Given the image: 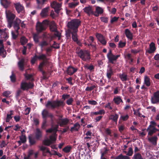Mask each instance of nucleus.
Instances as JSON below:
<instances>
[{"mask_svg":"<svg viewBox=\"0 0 159 159\" xmlns=\"http://www.w3.org/2000/svg\"><path fill=\"white\" fill-rule=\"evenodd\" d=\"M5 13L7 22V27L10 28L13 25V27L18 34V30L20 29V24L21 23V20L18 18H16L15 15L10 10H6Z\"/></svg>","mask_w":159,"mask_h":159,"instance_id":"nucleus-1","label":"nucleus"},{"mask_svg":"<svg viewBox=\"0 0 159 159\" xmlns=\"http://www.w3.org/2000/svg\"><path fill=\"white\" fill-rule=\"evenodd\" d=\"M59 125H57L55 127H52L51 128L46 130L47 133H52V135L49 137V139H47L43 141L44 144L48 146H49L50 145L54 143L56 139L57 135L56 132L57 130V129Z\"/></svg>","mask_w":159,"mask_h":159,"instance_id":"nucleus-2","label":"nucleus"},{"mask_svg":"<svg viewBox=\"0 0 159 159\" xmlns=\"http://www.w3.org/2000/svg\"><path fill=\"white\" fill-rule=\"evenodd\" d=\"M48 21L47 20H45L42 23L39 22L37 23L36 29L37 33L34 34L33 36V38L34 41L36 43H38L39 41V33L44 30L48 24Z\"/></svg>","mask_w":159,"mask_h":159,"instance_id":"nucleus-3","label":"nucleus"},{"mask_svg":"<svg viewBox=\"0 0 159 159\" xmlns=\"http://www.w3.org/2000/svg\"><path fill=\"white\" fill-rule=\"evenodd\" d=\"M38 60L43 61L39 66V70L43 72V67L44 66L47 60L46 56L41 53H39L37 55L35 54L34 56L31 59V63L34 64L35 63L36 61Z\"/></svg>","mask_w":159,"mask_h":159,"instance_id":"nucleus-4","label":"nucleus"},{"mask_svg":"<svg viewBox=\"0 0 159 159\" xmlns=\"http://www.w3.org/2000/svg\"><path fill=\"white\" fill-rule=\"evenodd\" d=\"M63 101L58 100L48 101L46 104V107L48 109H58L60 107H63L65 105Z\"/></svg>","mask_w":159,"mask_h":159,"instance_id":"nucleus-5","label":"nucleus"},{"mask_svg":"<svg viewBox=\"0 0 159 159\" xmlns=\"http://www.w3.org/2000/svg\"><path fill=\"white\" fill-rule=\"evenodd\" d=\"M80 21L78 19H74L69 22L67 26L70 31H78V27L80 25Z\"/></svg>","mask_w":159,"mask_h":159,"instance_id":"nucleus-6","label":"nucleus"},{"mask_svg":"<svg viewBox=\"0 0 159 159\" xmlns=\"http://www.w3.org/2000/svg\"><path fill=\"white\" fill-rule=\"evenodd\" d=\"M77 53L79 57L84 61H88L91 59L89 52L87 50H80Z\"/></svg>","mask_w":159,"mask_h":159,"instance_id":"nucleus-7","label":"nucleus"},{"mask_svg":"<svg viewBox=\"0 0 159 159\" xmlns=\"http://www.w3.org/2000/svg\"><path fill=\"white\" fill-rule=\"evenodd\" d=\"M107 57L109 62L113 64L114 62L116 61L118 58L120 57V55H115L112 53V51L110 50L107 54Z\"/></svg>","mask_w":159,"mask_h":159,"instance_id":"nucleus-8","label":"nucleus"},{"mask_svg":"<svg viewBox=\"0 0 159 159\" xmlns=\"http://www.w3.org/2000/svg\"><path fill=\"white\" fill-rule=\"evenodd\" d=\"M51 6L54 9L55 12L58 14L59 11L61 9V3H58L54 1L51 3Z\"/></svg>","mask_w":159,"mask_h":159,"instance_id":"nucleus-9","label":"nucleus"},{"mask_svg":"<svg viewBox=\"0 0 159 159\" xmlns=\"http://www.w3.org/2000/svg\"><path fill=\"white\" fill-rule=\"evenodd\" d=\"M34 86V84L31 83H27L25 82H22L21 84V89L25 90L29 89H31Z\"/></svg>","mask_w":159,"mask_h":159,"instance_id":"nucleus-10","label":"nucleus"},{"mask_svg":"<svg viewBox=\"0 0 159 159\" xmlns=\"http://www.w3.org/2000/svg\"><path fill=\"white\" fill-rule=\"evenodd\" d=\"M0 37L1 39L6 40L8 38V31L7 29H0Z\"/></svg>","mask_w":159,"mask_h":159,"instance_id":"nucleus-11","label":"nucleus"},{"mask_svg":"<svg viewBox=\"0 0 159 159\" xmlns=\"http://www.w3.org/2000/svg\"><path fill=\"white\" fill-rule=\"evenodd\" d=\"M6 52L5 50L3 44V40H0V55L3 57L6 56Z\"/></svg>","mask_w":159,"mask_h":159,"instance_id":"nucleus-12","label":"nucleus"},{"mask_svg":"<svg viewBox=\"0 0 159 159\" xmlns=\"http://www.w3.org/2000/svg\"><path fill=\"white\" fill-rule=\"evenodd\" d=\"M16 9L18 13H23L24 12V7L19 2L15 4Z\"/></svg>","mask_w":159,"mask_h":159,"instance_id":"nucleus-13","label":"nucleus"},{"mask_svg":"<svg viewBox=\"0 0 159 159\" xmlns=\"http://www.w3.org/2000/svg\"><path fill=\"white\" fill-rule=\"evenodd\" d=\"M151 102L153 104L157 103L159 101V91L155 93L151 98Z\"/></svg>","mask_w":159,"mask_h":159,"instance_id":"nucleus-14","label":"nucleus"},{"mask_svg":"<svg viewBox=\"0 0 159 159\" xmlns=\"http://www.w3.org/2000/svg\"><path fill=\"white\" fill-rule=\"evenodd\" d=\"M147 130L148 131V134L150 136H152L156 132L159 131V130L151 125L148 127Z\"/></svg>","mask_w":159,"mask_h":159,"instance_id":"nucleus-15","label":"nucleus"},{"mask_svg":"<svg viewBox=\"0 0 159 159\" xmlns=\"http://www.w3.org/2000/svg\"><path fill=\"white\" fill-rule=\"evenodd\" d=\"M96 36L98 40L102 44L104 45H105L106 44L107 41L102 34L98 33L96 34Z\"/></svg>","mask_w":159,"mask_h":159,"instance_id":"nucleus-16","label":"nucleus"},{"mask_svg":"<svg viewBox=\"0 0 159 159\" xmlns=\"http://www.w3.org/2000/svg\"><path fill=\"white\" fill-rule=\"evenodd\" d=\"M77 32L78 31H70V32L72 34V40L76 42L78 44H79V42L78 41V36L77 34Z\"/></svg>","mask_w":159,"mask_h":159,"instance_id":"nucleus-17","label":"nucleus"},{"mask_svg":"<svg viewBox=\"0 0 159 159\" xmlns=\"http://www.w3.org/2000/svg\"><path fill=\"white\" fill-rule=\"evenodd\" d=\"M103 12V9L102 7L99 6H97L96 8L94 15L96 16H98L100 14L102 13Z\"/></svg>","mask_w":159,"mask_h":159,"instance_id":"nucleus-18","label":"nucleus"},{"mask_svg":"<svg viewBox=\"0 0 159 159\" xmlns=\"http://www.w3.org/2000/svg\"><path fill=\"white\" fill-rule=\"evenodd\" d=\"M158 138L157 136H154L148 138V141L152 145L155 146L157 144V141Z\"/></svg>","mask_w":159,"mask_h":159,"instance_id":"nucleus-19","label":"nucleus"},{"mask_svg":"<svg viewBox=\"0 0 159 159\" xmlns=\"http://www.w3.org/2000/svg\"><path fill=\"white\" fill-rule=\"evenodd\" d=\"M77 70V69L76 68L70 66L67 68L66 72L69 75H71L76 72Z\"/></svg>","mask_w":159,"mask_h":159,"instance_id":"nucleus-20","label":"nucleus"},{"mask_svg":"<svg viewBox=\"0 0 159 159\" xmlns=\"http://www.w3.org/2000/svg\"><path fill=\"white\" fill-rule=\"evenodd\" d=\"M49 8V7H48L42 9L40 14L42 17H45L48 16V11Z\"/></svg>","mask_w":159,"mask_h":159,"instance_id":"nucleus-21","label":"nucleus"},{"mask_svg":"<svg viewBox=\"0 0 159 159\" xmlns=\"http://www.w3.org/2000/svg\"><path fill=\"white\" fill-rule=\"evenodd\" d=\"M68 122L69 120L67 119H59L58 123L61 126H63L67 125Z\"/></svg>","mask_w":159,"mask_h":159,"instance_id":"nucleus-22","label":"nucleus"},{"mask_svg":"<svg viewBox=\"0 0 159 159\" xmlns=\"http://www.w3.org/2000/svg\"><path fill=\"white\" fill-rule=\"evenodd\" d=\"M156 49L155 43L152 42L149 45V49L148 50L147 52L149 53H151L154 52Z\"/></svg>","mask_w":159,"mask_h":159,"instance_id":"nucleus-23","label":"nucleus"},{"mask_svg":"<svg viewBox=\"0 0 159 159\" xmlns=\"http://www.w3.org/2000/svg\"><path fill=\"white\" fill-rule=\"evenodd\" d=\"M113 101L116 105H119L120 103L123 102L120 96H115L113 99Z\"/></svg>","mask_w":159,"mask_h":159,"instance_id":"nucleus-24","label":"nucleus"},{"mask_svg":"<svg viewBox=\"0 0 159 159\" xmlns=\"http://www.w3.org/2000/svg\"><path fill=\"white\" fill-rule=\"evenodd\" d=\"M34 154V150H30L29 151L28 153V155L25 156L24 157V159H32V156Z\"/></svg>","mask_w":159,"mask_h":159,"instance_id":"nucleus-25","label":"nucleus"},{"mask_svg":"<svg viewBox=\"0 0 159 159\" xmlns=\"http://www.w3.org/2000/svg\"><path fill=\"white\" fill-rule=\"evenodd\" d=\"M125 34L126 37L129 39L132 40L133 38V34L128 29H126L125 30Z\"/></svg>","mask_w":159,"mask_h":159,"instance_id":"nucleus-26","label":"nucleus"},{"mask_svg":"<svg viewBox=\"0 0 159 159\" xmlns=\"http://www.w3.org/2000/svg\"><path fill=\"white\" fill-rule=\"evenodd\" d=\"M80 127V124L78 123H76L74 125L73 127H70V131L71 132L74 131H78Z\"/></svg>","mask_w":159,"mask_h":159,"instance_id":"nucleus-27","label":"nucleus"},{"mask_svg":"<svg viewBox=\"0 0 159 159\" xmlns=\"http://www.w3.org/2000/svg\"><path fill=\"white\" fill-rule=\"evenodd\" d=\"M109 150L106 147L101 149L100 150L101 156H107L106 154L107 153Z\"/></svg>","mask_w":159,"mask_h":159,"instance_id":"nucleus-28","label":"nucleus"},{"mask_svg":"<svg viewBox=\"0 0 159 159\" xmlns=\"http://www.w3.org/2000/svg\"><path fill=\"white\" fill-rule=\"evenodd\" d=\"M1 2L5 8H7L10 4V2L8 0H1Z\"/></svg>","mask_w":159,"mask_h":159,"instance_id":"nucleus-29","label":"nucleus"},{"mask_svg":"<svg viewBox=\"0 0 159 159\" xmlns=\"http://www.w3.org/2000/svg\"><path fill=\"white\" fill-rule=\"evenodd\" d=\"M119 117V115L117 114H115L114 115H111L109 118V119L110 120H112L114 122H115L116 123H117L118 119Z\"/></svg>","mask_w":159,"mask_h":159,"instance_id":"nucleus-30","label":"nucleus"},{"mask_svg":"<svg viewBox=\"0 0 159 159\" xmlns=\"http://www.w3.org/2000/svg\"><path fill=\"white\" fill-rule=\"evenodd\" d=\"M84 11L89 15H90L93 12L92 7L90 6L85 7L84 9Z\"/></svg>","mask_w":159,"mask_h":159,"instance_id":"nucleus-31","label":"nucleus"},{"mask_svg":"<svg viewBox=\"0 0 159 159\" xmlns=\"http://www.w3.org/2000/svg\"><path fill=\"white\" fill-rule=\"evenodd\" d=\"M20 140L18 142L19 145H21L22 143H25L26 141V138L25 136L22 135L20 137Z\"/></svg>","mask_w":159,"mask_h":159,"instance_id":"nucleus-32","label":"nucleus"},{"mask_svg":"<svg viewBox=\"0 0 159 159\" xmlns=\"http://www.w3.org/2000/svg\"><path fill=\"white\" fill-rule=\"evenodd\" d=\"M144 84L148 87L150 85V79L147 76L144 77Z\"/></svg>","mask_w":159,"mask_h":159,"instance_id":"nucleus-33","label":"nucleus"},{"mask_svg":"<svg viewBox=\"0 0 159 159\" xmlns=\"http://www.w3.org/2000/svg\"><path fill=\"white\" fill-rule=\"evenodd\" d=\"M24 60L23 59H21L18 63V66L21 70H23L24 69Z\"/></svg>","mask_w":159,"mask_h":159,"instance_id":"nucleus-34","label":"nucleus"},{"mask_svg":"<svg viewBox=\"0 0 159 159\" xmlns=\"http://www.w3.org/2000/svg\"><path fill=\"white\" fill-rule=\"evenodd\" d=\"M50 30L51 31L54 32L57 30L56 24L54 22H52L50 26Z\"/></svg>","mask_w":159,"mask_h":159,"instance_id":"nucleus-35","label":"nucleus"},{"mask_svg":"<svg viewBox=\"0 0 159 159\" xmlns=\"http://www.w3.org/2000/svg\"><path fill=\"white\" fill-rule=\"evenodd\" d=\"M42 136V131L39 129H36L35 132V137L37 139H39Z\"/></svg>","mask_w":159,"mask_h":159,"instance_id":"nucleus-36","label":"nucleus"},{"mask_svg":"<svg viewBox=\"0 0 159 159\" xmlns=\"http://www.w3.org/2000/svg\"><path fill=\"white\" fill-rule=\"evenodd\" d=\"M130 157L126 155H123L122 154H120L116 157L115 159H129Z\"/></svg>","mask_w":159,"mask_h":159,"instance_id":"nucleus-37","label":"nucleus"},{"mask_svg":"<svg viewBox=\"0 0 159 159\" xmlns=\"http://www.w3.org/2000/svg\"><path fill=\"white\" fill-rule=\"evenodd\" d=\"M113 72L111 68L110 67L107 70V75L109 79H110L113 74Z\"/></svg>","mask_w":159,"mask_h":159,"instance_id":"nucleus-38","label":"nucleus"},{"mask_svg":"<svg viewBox=\"0 0 159 159\" xmlns=\"http://www.w3.org/2000/svg\"><path fill=\"white\" fill-rule=\"evenodd\" d=\"M13 111H10L9 114L7 115V117L6 119V122H9L10 121V120L12 118V115H13Z\"/></svg>","mask_w":159,"mask_h":159,"instance_id":"nucleus-39","label":"nucleus"},{"mask_svg":"<svg viewBox=\"0 0 159 159\" xmlns=\"http://www.w3.org/2000/svg\"><path fill=\"white\" fill-rule=\"evenodd\" d=\"M79 3V1L73 2L68 4L69 6L71 8H73L76 7Z\"/></svg>","mask_w":159,"mask_h":159,"instance_id":"nucleus-40","label":"nucleus"},{"mask_svg":"<svg viewBox=\"0 0 159 159\" xmlns=\"http://www.w3.org/2000/svg\"><path fill=\"white\" fill-rule=\"evenodd\" d=\"M49 113L48 112L46 109H44L42 112V116L43 118L44 119H46V117L48 116V115Z\"/></svg>","mask_w":159,"mask_h":159,"instance_id":"nucleus-41","label":"nucleus"},{"mask_svg":"<svg viewBox=\"0 0 159 159\" xmlns=\"http://www.w3.org/2000/svg\"><path fill=\"white\" fill-rule=\"evenodd\" d=\"M72 147L70 146H66L62 149V151L66 153L70 152L71 149Z\"/></svg>","mask_w":159,"mask_h":159,"instance_id":"nucleus-42","label":"nucleus"},{"mask_svg":"<svg viewBox=\"0 0 159 159\" xmlns=\"http://www.w3.org/2000/svg\"><path fill=\"white\" fill-rule=\"evenodd\" d=\"M119 76L122 81H126L127 80V75L124 73L120 74Z\"/></svg>","mask_w":159,"mask_h":159,"instance_id":"nucleus-43","label":"nucleus"},{"mask_svg":"<svg viewBox=\"0 0 159 159\" xmlns=\"http://www.w3.org/2000/svg\"><path fill=\"white\" fill-rule=\"evenodd\" d=\"M143 158L141 155L138 153H135L133 157V159H142Z\"/></svg>","mask_w":159,"mask_h":159,"instance_id":"nucleus-44","label":"nucleus"},{"mask_svg":"<svg viewBox=\"0 0 159 159\" xmlns=\"http://www.w3.org/2000/svg\"><path fill=\"white\" fill-rule=\"evenodd\" d=\"M105 113V111L102 109L99 110L98 111H97L95 112H93L91 113V115H101L102 114H104Z\"/></svg>","mask_w":159,"mask_h":159,"instance_id":"nucleus-45","label":"nucleus"},{"mask_svg":"<svg viewBox=\"0 0 159 159\" xmlns=\"http://www.w3.org/2000/svg\"><path fill=\"white\" fill-rule=\"evenodd\" d=\"M48 126V125L47 123L46 119H44L43 121L42 125V129H46V127H47Z\"/></svg>","mask_w":159,"mask_h":159,"instance_id":"nucleus-46","label":"nucleus"},{"mask_svg":"<svg viewBox=\"0 0 159 159\" xmlns=\"http://www.w3.org/2000/svg\"><path fill=\"white\" fill-rule=\"evenodd\" d=\"M27 42V39L24 37H22L20 39V43L23 45L26 43Z\"/></svg>","mask_w":159,"mask_h":159,"instance_id":"nucleus-47","label":"nucleus"},{"mask_svg":"<svg viewBox=\"0 0 159 159\" xmlns=\"http://www.w3.org/2000/svg\"><path fill=\"white\" fill-rule=\"evenodd\" d=\"M133 154V149L131 147H129L128 148V152H127L126 155L129 156H131Z\"/></svg>","mask_w":159,"mask_h":159,"instance_id":"nucleus-48","label":"nucleus"},{"mask_svg":"<svg viewBox=\"0 0 159 159\" xmlns=\"http://www.w3.org/2000/svg\"><path fill=\"white\" fill-rule=\"evenodd\" d=\"M73 101V99L72 98H70L67 100L66 103L69 105H72Z\"/></svg>","mask_w":159,"mask_h":159,"instance_id":"nucleus-49","label":"nucleus"},{"mask_svg":"<svg viewBox=\"0 0 159 159\" xmlns=\"http://www.w3.org/2000/svg\"><path fill=\"white\" fill-rule=\"evenodd\" d=\"M133 111L134 112V115H135L136 116H138L139 117H141V114L139 111V109H133Z\"/></svg>","mask_w":159,"mask_h":159,"instance_id":"nucleus-50","label":"nucleus"},{"mask_svg":"<svg viewBox=\"0 0 159 159\" xmlns=\"http://www.w3.org/2000/svg\"><path fill=\"white\" fill-rule=\"evenodd\" d=\"M29 140L31 145H33L36 143L35 139L34 138L31 137H29Z\"/></svg>","mask_w":159,"mask_h":159,"instance_id":"nucleus-51","label":"nucleus"},{"mask_svg":"<svg viewBox=\"0 0 159 159\" xmlns=\"http://www.w3.org/2000/svg\"><path fill=\"white\" fill-rule=\"evenodd\" d=\"M129 118V116L127 114L125 116H121L120 117V119L124 121L126 120Z\"/></svg>","mask_w":159,"mask_h":159,"instance_id":"nucleus-52","label":"nucleus"},{"mask_svg":"<svg viewBox=\"0 0 159 159\" xmlns=\"http://www.w3.org/2000/svg\"><path fill=\"white\" fill-rule=\"evenodd\" d=\"M11 93L10 91H7L4 92L3 93V96L8 97H9V95Z\"/></svg>","mask_w":159,"mask_h":159,"instance_id":"nucleus-53","label":"nucleus"},{"mask_svg":"<svg viewBox=\"0 0 159 159\" xmlns=\"http://www.w3.org/2000/svg\"><path fill=\"white\" fill-rule=\"evenodd\" d=\"M95 87V86L94 85H92L91 87H87L86 89L85 90L86 91H91L94 89Z\"/></svg>","mask_w":159,"mask_h":159,"instance_id":"nucleus-54","label":"nucleus"},{"mask_svg":"<svg viewBox=\"0 0 159 159\" xmlns=\"http://www.w3.org/2000/svg\"><path fill=\"white\" fill-rule=\"evenodd\" d=\"M107 8L108 11L112 14H115L116 11V10L115 8H113L111 11H110V7H107Z\"/></svg>","mask_w":159,"mask_h":159,"instance_id":"nucleus-55","label":"nucleus"},{"mask_svg":"<svg viewBox=\"0 0 159 159\" xmlns=\"http://www.w3.org/2000/svg\"><path fill=\"white\" fill-rule=\"evenodd\" d=\"M126 44V43L124 42H122L121 41H120L119 43L118 46L120 48H123L125 46Z\"/></svg>","mask_w":159,"mask_h":159,"instance_id":"nucleus-56","label":"nucleus"},{"mask_svg":"<svg viewBox=\"0 0 159 159\" xmlns=\"http://www.w3.org/2000/svg\"><path fill=\"white\" fill-rule=\"evenodd\" d=\"M70 95L69 94H63L62 96V98L63 101L65 100L66 99H68L70 97Z\"/></svg>","mask_w":159,"mask_h":159,"instance_id":"nucleus-57","label":"nucleus"},{"mask_svg":"<svg viewBox=\"0 0 159 159\" xmlns=\"http://www.w3.org/2000/svg\"><path fill=\"white\" fill-rule=\"evenodd\" d=\"M54 32L55 35L58 37V39L59 40L60 39L61 34L60 32L57 31V30Z\"/></svg>","mask_w":159,"mask_h":159,"instance_id":"nucleus-58","label":"nucleus"},{"mask_svg":"<svg viewBox=\"0 0 159 159\" xmlns=\"http://www.w3.org/2000/svg\"><path fill=\"white\" fill-rule=\"evenodd\" d=\"M87 40L89 43L92 44V43L93 42L94 39L93 37L90 36L89 37Z\"/></svg>","mask_w":159,"mask_h":159,"instance_id":"nucleus-59","label":"nucleus"},{"mask_svg":"<svg viewBox=\"0 0 159 159\" xmlns=\"http://www.w3.org/2000/svg\"><path fill=\"white\" fill-rule=\"evenodd\" d=\"M85 135L86 136H89L91 137L93 135V134L91 131L90 130L87 131Z\"/></svg>","mask_w":159,"mask_h":159,"instance_id":"nucleus-60","label":"nucleus"},{"mask_svg":"<svg viewBox=\"0 0 159 159\" xmlns=\"http://www.w3.org/2000/svg\"><path fill=\"white\" fill-rule=\"evenodd\" d=\"M101 20L105 23H107L108 22V18L107 17H102L100 18Z\"/></svg>","mask_w":159,"mask_h":159,"instance_id":"nucleus-61","label":"nucleus"},{"mask_svg":"<svg viewBox=\"0 0 159 159\" xmlns=\"http://www.w3.org/2000/svg\"><path fill=\"white\" fill-rule=\"evenodd\" d=\"M118 19V17L115 16L113 18H112L111 20V23H113L114 22L116 21H117Z\"/></svg>","mask_w":159,"mask_h":159,"instance_id":"nucleus-62","label":"nucleus"},{"mask_svg":"<svg viewBox=\"0 0 159 159\" xmlns=\"http://www.w3.org/2000/svg\"><path fill=\"white\" fill-rule=\"evenodd\" d=\"M125 128V126L123 125H121L119 126L118 127L119 131L122 132L124 130Z\"/></svg>","mask_w":159,"mask_h":159,"instance_id":"nucleus-63","label":"nucleus"},{"mask_svg":"<svg viewBox=\"0 0 159 159\" xmlns=\"http://www.w3.org/2000/svg\"><path fill=\"white\" fill-rule=\"evenodd\" d=\"M120 89H118V87H116L114 91V94H116L119 93Z\"/></svg>","mask_w":159,"mask_h":159,"instance_id":"nucleus-64","label":"nucleus"}]
</instances>
